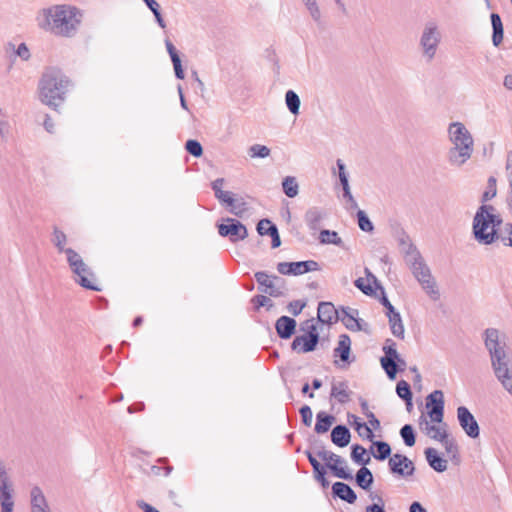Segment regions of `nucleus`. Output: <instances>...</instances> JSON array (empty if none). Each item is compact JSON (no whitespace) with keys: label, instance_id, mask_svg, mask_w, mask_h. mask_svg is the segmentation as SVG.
<instances>
[{"label":"nucleus","instance_id":"obj_6","mask_svg":"<svg viewBox=\"0 0 512 512\" xmlns=\"http://www.w3.org/2000/svg\"><path fill=\"white\" fill-rule=\"evenodd\" d=\"M406 262L409 264L414 277L421 284L422 288L433 300H438L440 297L439 290L437 289L436 282L431 271L424 262L420 252L415 253L414 256L406 258Z\"/></svg>","mask_w":512,"mask_h":512},{"label":"nucleus","instance_id":"obj_62","mask_svg":"<svg viewBox=\"0 0 512 512\" xmlns=\"http://www.w3.org/2000/svg\"><path fill=\"white\" fill-rule=\"evenodd\" d=\"M308 11L310 12L311 17L314 21H316L318 24L321 23V13L320 9L316 3V0H311L309 2L304 3Z\"/></svg>","mask_w":512,"mask_h":512},{"label":"nucleus","instance_id":"obj_40","mask_svg":"<svg viewBox=\"0 0 512 512\" xmlns=\"http://www.w3.org/2000/svg\"><path fill=\"white\" fill-rule=\"evenodd\" d=\"M387 318L391 333L399 339H404L405 328L400 313L397 311L392 315H388Z\"/></svg>","mask_w":512,"mask_h":512},{"label":"nucleus","instance_id":"obj_33","mask_svg":"<svg viewBox=\"0 0 512 512\" xmlns=\"http://www.w3.org/2000/svg\"><path fill=\"white\" fill-rule=\"evenodd\" d=\"M419 423L425 433L433 440L441 442L448 436L446 430H441L439 427L429 424L424 415L420 416Z\"/></svg>","mask_w":512,"mask_h":512},{"label":"nucleus","instance_id":"obj_57","mask_svg":"<svg viewBox=\"0 0 512 512\" xmlns=\"http://www.w3.org/2000/svg\"><path fill=\"white\" fill-rule=\"evenodd\" d=\"M497 189H496V179L491 176L488 179V186L486 191L482 194L481 202L485 204L487 201L491 200L496 196Z\"/></svg>","mask_w":512,"mask_h":512},{"label":"nucleus","instance_id":"obj_29","mask_svg":"<svg viewBox=\"0 0 512 512\" xmlns=\"http://www.w3.org/2000/svg\"><path fill=\"white\" fill-rule=\"evenodd\" d=\"M372 445L370 447V453L373 457L378 461H384L392 456V449L388 442L383 440H372Z\"/></svg>","mask_w":512,"mask_h":512},{"label":"nucleus","instance_id":"obj_26","mask_svg":"<svg viewBox=\"0 0 512 512\" xmlns=\"http://www.w3.org/2000/svg\"><path fill=\"white\" fill-rule=\"evenodd\" d=\"M424 455L428 465L436 472L442 473L447 470V460H445L435 448H426Z\"/></svg>","mask_w":512,"mask_h":512},{"label":"nucleus","instance_id":"obj_44","mask_svg":"<svg viewBox=\"0 0 512 512\" xmlns=\"http://www.w3.org/2000/svg\"><path fill=\"white\" fill-rule=\"evenodd\" d=\"M285 102H286V106H287L288 110L293 115H298L299 114V109H300L301 101H300V98H299L298 94L295 91L288 90L286 92V94H285Z\"/></svg>","mask_w":512,"mask_h":512},{"label":"nucleus","instance_id":"obj_9","mask_svg":"<svg viewBox=\"0 0 512 512\" xmlns=\"http://www.w3.org/2000/svg\"><path fill=\"white\" fill-rule=\"evenodd\" d=\"M218 233L222 237H228L232 243L244 240L248 237L246 226L235 218L223 219V223L217 224Z\"/></svg>","mask_w":512,"mask_h":512},{"label":"nucleus","instance_id":"obj_28","mask_svg":"<svg viewBox=\"0 0 512 512\" xmlns=\"http://www.w3.org/2000/svg\"><path fill=\"white\" fill-rule=\"evenodd\" d=\"M330 437L334 445L344 448L348 446L351 441V432L346 425L339 424L333 427Z\"/></svg>","mask_w":512,"mask_h":512},{"label":"nucleus","instance_id":"obj_39","mask_svg":"<svg viewBox=\"0 0 512 512\" xmlns=\"http://www.w3.org/2000/svg\"><path fill=\"white\" fill-rule=\"evenodd\" d=\"M351 459L354 463L366 467L371 461L367 450L360 444H353L351 446Z\"/></svg>","mask_w":512,"mask_h":512},{"label":"nucleus","instance_id":"obj_24","mask_svg":"<svg viewBox=\"0 0 512 512\" xmlns=\"http://www.w3.org/2000/svg\"><path fill=\"white\" fill-rule=\"evenodd\" d=\"M332 496L349 504H354L357 501L356 492L348 484L340 481L333 483Z\"/></svg>","mask_w":512,"mask_h":512},{"label":"nucleus","instance_id":"obj_13","mask_svg":"<svg viewBox=\"0 0 512 512\" xmlns=\"http://www.w3.org/2000/svg\"><path fill=\"white\" fill-rule=\"evenodd\" d=\"M390 473L395 476L408 478L415 473V465L406 455L395 453L388 460Z\"/></svg>","mask_w":512,"mask_h":512},{"label":"nucleus","instance_id":"obj_47","mask_svg":"<svg viewBox=\"0 0 512 512\" xmlns=\"http://www.w3.org/2000/svg\"><path fill=\"white\" fill-rule=\"evenodd\" d=\"M400 436L406 446L412 447L416 443V433L411 424H405L400 429Z\"/></svg>","mask_w":512,"mask_h":512},{"label":"nucleus","instance_id":"obj_52","mask_svg":"<svg viewBox=\"0 0 512 512\" xmlns=\"http://www.w3.org/2000/svg\"><path fill=\"white\" fill-rule=\"evenodd\" d=\"M169 56L173 64L175 77L179 80H183L185 78V71L182 65L179 52L177 51L174 54H170Z\"/></svg>","mask_w":512,"mask_h":512},{"label":"nucleus","instance_id":"obj_38","mask_svg":"<svg viewBox=\"0 0 512 512\" xmlns=\"http://www.w3.org/2000/svg\"><path fill=\"white\" fill-rule=\"evenodd\" d=\"M319 242L321 244H333L342 249H347L343 240L339 237L338 233L334 230L323 229L319 234Z\"/></svg>","mask_w":512,"mask_h":512},{"label":"nucleus","instance_id":"obj_21","mask_svg":"<svg viewBox=\"0 0 512 512\" xmlns=\"http://www.w3.org/2000/svg\"><path fill=\"white\" fill-rule=\"evenodd\" d=\"M256 230L261 236L268 235L271 237V247L273 249L281 246V238L278 228L270 219H261L256 225Z\"/></svg>","mask_w":512,"mask_h":512},{"label":"nucleus","instance_id":"obj_32","mask_svg":"<svg viewBox=\"0 0 512 512\" xmlns=\"http://www.w3.org/2000/svg\"><path fill=\"white\" fill-rule=\"evenodd\" d=\"M336 418L334 415L329 414L325 411H320L316 414V423L314 431L317 434H324L328 432L335 422Z\"/></svg>","mask_w":512,"mask_h":512},{"label":"nucleus","instance_id":"obj_59","mask_svg":"<svg viewBox=\"0 0 512 512\" xmlns=\"http://www.w3.org/2000/svg\"><path fill=\"white\" fill-rule=\"evenodd\" d=\"M354 285L365 295L376 296V289H374L370 284H366L363 278H357L354 281Z\"/></svg>","mask_w":512,"mask_h":512},{"label":"nucleus","instance_id":"obj_4","mask_svg":"<svg viewBox=\"0 0 512 512\" xmlns=\"http://www.w3.org/2000/svg\"><path fill=\"white\" fill-rule=\"evenodd\" d=\"M494 212V206L482 204L475 213L472 232L479 244L491 245L501 237L500 226L503 220L500 214Z\"/></svg>","mask_w":512,"mask_h":512},{"label":"nucleus","instance_id":"obj_42","mask_svg":"<svg viewBox=\"0 0 512 512\" xmlns=\"http://www.w3.org/2000/svg\"><path fill=\"white\" fill-rule=\"evenodd\" d=\"M441 443L443 444L450 460L456 464L459 463L460 462L459 447H458V444L456 443L455 439L449 438V435H448L447 438H445V440L441 441Z\"/></svg>","mask_w":512,"mask_h":512},{"label":"nucleus","instance_id":"obj_7","mask_svg":"<svg viewBox=\"0 0 512 512\" xmlns=\"http://www.w3.org/2000/svg\"><path fill=\"white\" fill-rule=\"evenodd\" d=\"M304 334L296 336L291 343V350L298 354L310 353L316 350L321 337L315 324V319H307L300 325Z\"/></svg>","mask_w":512,"mask_h":512},{"label":"nucleus","instance_id":"obj_20","mask_svg":"<svg viewBox=\"0 0 512 512\" xmlns=\"http://www.w3.org/2000/svg\"><path fill=\"white\" fill-rule=\"evenodd\" d=\"M254 277L258 283L259 291L268 294L271 297L284 296V291H279L278 287L275 286V282L265 271H258L254 274Z\"/></svg>","mask_w":512,"mask_h":512},{"label":"nucleus","instance_id":"obj_60","mask_svg":"<svg viewBox=\"0 0 512 512\" xmlns=\"http://www.w3.org/2000/svg\"><path fill=\"white\" fill-rule=\"evenodd\" d=\"M500 233L501 237L498 240H501L504 246L512 247V223H506Z\"/></svg>","mask_w":512,"mask_h":512},{"label":"nucleus","instance_id":"obj_54","mask_svg":"<svg viewBox=\"0 0 512 512\" xmlns=\"http://www.w3.org/2000/svg\"><path fill=\"white\" fill-rule=\"evenodd\" d=\"M251 302L254 304V309L256 311H258L261 307H266L267 310H270L274 306L272 300L265 295H255L251 299Z\"/></svg>","mask_w":512,"mask_h":512},{"label":"nucleus","instance_id":"obj_46","mask_svg":"<svg viewBox=\"0 0 512 512\" xmlns=\"http://www.w3.org/2000/svg\"><path fill=\"white\" fill-rule=\"evenodd\" d=\"M34 512H51L41 489L37 486H34Z\"/></svg>","mask_w":512,"mask_h":512},{"label":"nucleus","instance_id":"obj_36","mask_svg":"<svg viewBox=\"0 0 512 512\" xmlns=\"http://www.w3.org/2000/svg\"><path fill=\"white\" fill-rule=\"evenodd\" d=\"M355 482L361 489L369 491L374 482V477L370 469L367 467H361L356 472Z\"/></svg>","mask_w":512,"mask_h":512},{"label":"nucleus","instance_id":"obj_34","mask_svg":"<svg viewBox=\"0 0 512 512\" xmlns=\"http://www.w3.org/2000/svg\"><path fill=\"white\" fill-rule=\"evenodd\" d=\"M490 20L492 25V43L495 47H498L504 38L503 23L498 13H491Z\"/></svg>","mask_w":512,"mask_h":512},{"label":"nucleus","instance_id":"obj_22","mask_svg":"<svg viewBox=\"0 0 512 512\" xmlns=\"http://www.w3.org/2000/svg\"><path fill=\"white\" fill-rule=\"evenodd\" d=\"M297 322L294 318L283 315L275 322V330L279 338L290 339L296 332Z\"/></svg>","mask_w":512,"mask_h":512},{"label":"nucleus","instance_id":"obj_51","mask_svg":"<svg viewBox=\"0 0 512 512\" xmlns=\"http://www.w3.org/2000/svg\"><path fill=\"white\" fill-rule=\"evenodd\" d=\"M396 393L402 400H410L413 398V393L410 384L405 380H400L396 384Z\"/></svg>","mask_w":512,"mask_h":512},{"label":"nucleus","instance_id":"obj_14","mask_svg":"<svg viewBox=\"0 0 512 512\" xmlns=\"http://www.w3.org/2000/svg\"><path fill=\"white\" fill-rule=\"evenodd\" d=\"M3 51L5 59L9 62L8 71L13 68L17 59L27 61L31 56L30 49L24 42L9 41L4 44Z\"/></svg>","mask_w":512,"mask_h":512},{"label":"nucleus","instance_id":"obj_58","mask_svg":"<svg viewBox=\"0 0 512 512\" xmlns=\"http://www.w3.org/2000/svg\"><path fill=\"white\" fill-rule=\"evenodd\" d=\"M306 305H307L306 300H293L288 303L287 310L293 316H298L302 312V310L306 307Z\"/></svg>","mask_w":512,"mask_h":512},{"label":"nucleus","instance_id":"obj_25","mask_svg":"<svg viewBox=\"0 0 512 512\" xmlns=\"http://www.w3.org/2000/svg\"><path fill=\"white\" fill-rule=\"evenodd\" d=\"M351 353V339L347 334H341L339 336V341L337 347L334 349V357H339L340 361H342L345 365H349L354 361L350 359Z\"/></svg>","mask_w":512,"mask_h":512},{"label":"nucleus","instance_id":"obj_8","mask_svg":"<svg viewBox=\"0 0 512 512\" xmlns=\"http://www.w3.org/2000/svg\"><path fill=\"white\" fill-rule=\"evenodd\" d=\"M316 455L325 462L326 467L334 477L347 481L353 480V475L344 458L326 450L323 446L316 452Z\"/></svg>","mask_w":512,"mask_h":512},{"label":"nucleus","instance_id":"obj_15","mask_svg":"<svg viewBox=\"0 0 512 512\" xmlns=\"http://www.w3.org/2000/svg\"><path fill=\"white\" fill-rule=\"evenodd\" d=\"M444 394L441 390H434L426 397V408L432 422L441 423L444 418Z\"/></svg>","mask_w":512,"mask_h":512},{"label":"nucleus","instance_id":"obj_17","mask_svg":"<svg viewBox=\"0 0 512 512\" xmlns=\"http://www.w3.org/2000/svg\"><path fill=\"white\" fill-rule=\"evenodd\" d=\"M457 420L460 427L471 439H476L480 435L479 424L466 406H459L457 408Z\"/></svg>","mask_w":512,"mask_h":512},{"label":"nucleus","instance_id":"obj_3","mask_svg":"<svg viewBox=\"0 0 512 512\" xmlns=\"http://www.w3.org/2000/svg\"><path fill=\"white\" fill-rule=\"evenodd\" d=\"M72 86V81L62 70L49 67L39 81L40 100L53 110L59 111V107L65 102L67 93Z\"/></svg>","mask_w":512,"mask_h":512},{"label":"nucleus","instance_id":"obj_43","mask_svg":"<svg viewBox=\"0 0 512 512\" xmlns=\"http://www.w3.org/2000/svg\"><path fill=\"white\" fill-rule=\"evenodd\" d=\"M282 189L287 197H296L299 192V186L296 181V178L293 176H286L282 181Z\"/></svg>","mask_w":512,"mask_h":512},{"label":"nucleus","instance_id":"obj_45","mask_svg":"<svg viewBox=\"0 0 512 512\" xmlns=\"http://www.w3.org/2000/svg\"><path fill=\"white\" fill-rule=\"evenodd\" d=\"M312 468H313V477H314V479L318 483H320V485L323 488H327L330 485V482L326 478V475H327V470L326 469H328L326 467V464L322 465L320 462L317 463V464L315 463V464H313Z\"/></svg>","mask_w":512,"mask_h":512},{"label":"nucleus","instance_id":"obj_63","mask_svg":"<svg viewBox=\"0 0 512 512\" xmlns=\"http://www.w3.org/2000/svg\"><path fill=\"white\" fill-rule=\"evenodd\" d=\"M167 461L168 460L166 458H160L158 460V462H160V463H167ZM172 470H173V467L171 465H168V464H166L164 467L157 466V465H153L151 467V472L154 475H160L162 473V471H164V475L168 476L171 473Z\"/></svg>","mask_w":512,"mask_h":512},{"label":"nucleus","instance_id":"obj_23","mask_svg":"<svg viewBox=\"0 0 512 512\" xmlns=\"http://www.w3.org/2000/svg\"><path fill=\"white\" fill-rule=\"evenodd\" d=\"M339 319L338 311L333 303L323 301L318 304L317 320L320 323L331 325Z\"/></svg>","mask_w":512,"mask_h":512},{"label":"nucleus","instance_id":"obj_50","mask_svg":"<svg viewBox=\"0 0 512 512\" xmlns=\"http://www.w3.org/2000/svg\"><path fill=\"white\" fill-rule=\"evenodd\" d=\"M356 216H357L358 226L362 231L369 232V233L373 232L374 225L371 222V220L369 219V217L365 211L359 209L357 211Z\"/></svg>","mask_w":512,"mask_h":512},{"label":"nucleus","instance_id":"obj_41","mask_svg":"<svg viewBox=\"0 0 512 512\" xmlns=\"http://www.w3.org/2000/svg\"><path fill=\"white\" fill-rule=\"evenodd\" d=\"M224 183V178H217L211 183V188L214 191V195L219 200V202L223 204H230L232 202V193L222 190V186L224 185Z\"/></svg>","mask_w":512,"mask_h":512},{"label":"nucleus","instance_id":"obj_53","mask_svg":"<svg viewBox=\"0 0 512 512\" xmlns=\"http://www.w3.org/2000/svg\"><path fill=\"white\" fill-rule=\"evenodd\" d=\"M185 149L193 157L199 158L203 155V147L198 140H187L185 143Z\"/></svg>","mask_w":512,"mask_h":512},{"label":"nucleus","instance_id":"obj_1","mask_svg":"<svg viewBox=\"0 0 512 512\" xmlns=\"http://www.w3.org/2000/svg\"><path fill=\"white\" fill-rule=\"evenodd\" d=\"M82 11L72 5H54L39 12L38 25L56 36L72 38L82 22Z\"/></svg>","mask_w":512,"mask_h":512},{"label":"nucleus","instance_id":"obj_35","mask_svg":"<svg viewBox=\"0 0 512 512\" xmlns=\"http://www.w3.org/2000/svg\"><path fill=\"white\" fill-rule=\"evenodd\" d=\"M323 218L324 214L318 207L309 208L304 215L305 222L312 231H316L319 228Z\"/></svg>","mask_w":512,"mask_h":512},{"label":"nucleus","instance_id":"obj_5","mask_svg":"<svg viewBox=\"0 0 512 512\" xmlns=\"http://www.w3.org/2000/svg\"><path fill=\"white\" fill-rule=\"evenodd\" d=\"M450 141L454 144L448 152L452 165L462 166L473 153L474 141L471 133L461 122H452L448 128Z\"/></svg>","mask_w":512,"mask_h":512},{"label":"nucleus","instance_id":"obj_18","mask_svg":"<svg viewBox=\"0 0 512 512\" xmlns=\"http://www.w3.org/2000/svg\"><path fill=\"white\" fill-rule=\"evenodd\" d=\"M390 227L393 237L397 240L406 258L414 256L415 253L419 252L400 223L392 222Z\"/></svg>","mask_w":512,"mask_h":512},{"label":"nucleus","instance_id":"obj_16","mask_svg":"<svg viewBox=\"0 0 512 512\" xmlns=\"http://www.w3.org/2000/svg\"><path fill=\"white\" fill-rule=\"evenodd\" d=\"M440 42V34L436 25H427L422 33L420 44L423 48L424 56L431 61L436 53L437 46Z\"/></svg>","mask_w":512,"mask_h":512},{"label":"nucleus","instance_id":"obj_48","mask_svg":"<svg viewBox=\"0 0 512 512\" xmlns=\"http://www.w3.org/2000/svg\"><path fill=\"white\" fill-rule=\"evenodd\" d=\"M63 253L67 256V262L69 264V267L71 268V271H76L80 267H82L84 261L82 257L72 248H67L63 251Z\"/></svg>","mask_w":512,"mask_h":512},{"label":"nucleus","instance_id":"obj_61","mask_svg":"<svg viewBox=\"0 0 512 512\" xmlns=\"http://www.w3.org/2000/svg\"><path fill=\"white\" fill-rule=\"evenodd\" d=\"M299 414L301 416V421H302L303 425L306 427H310L312 424V418H313V413H312V409L310 408V406L303 405L299 409Z\"/></svg>","mask_w":512,"mask_h":512},{"label":"nucleus","instance_id":"obj_27","mask_svg":"<svg viewBox=\"0 0 512 512\" xmlns=\"http://www.w3.org/2000/svg\"><path fill=\"white\" fill-rule=\"evenodd\" d=\"M341 312L345 315V317L353 319V323L344 322V325L347 329L351 331H368V324L364 320L356 318V316L359 314L357 309L342 306Z\"/></svg>","mask_w":512,"mask_h":512},{"label":"nucleus","instance_id":"obj_64","mask_svg":"<svg viewBox=\"0 0 512 512\" xmlns=\"http://www.w3.org/2000/svg\"><path fill=\"white\" fill-rule=\"evenodd\" d=\"M366 512H386L385 510V503H382V504H378V503H373V504H370L366 507Z\"/></svg>","mask_w":512,"mask_h":512},{"label":"nucleus","instance_id":"obj_31","mask_svg":"<svg viewBox=\"0 0 512 512\" xmlns=\"http://www.w3.org/2000/svg\"><path fill=\"white\" fill-rule=\"evenodd\" d=\"M348 419L361 438L367 439L369 441H372L374 439L375 435L373 433L372 428L368 426L365 422L361 421L359 417H357L354 414L348 413Z\"/></svg>","mask_w":512,"mask_h":512},{"label":"nucleus","instance_id":"obj_10","mask_svg":"<svg viewBox=\"0 0 512 512\" xmlns=\"http://www.w3.org/2000/svg\"><path fill=\"white\" fill-rule=\"evenodd\" d=\"M13 484L4 464L0 463V507L1 512H13Z\"/></svg>","mask_w":512,"mask_h":512},{"label":"nucleus","instance_id":"obj_49","mask_svg":"<svg viewBox=\"0 0 512 512\" xmlns=\"http://www.w3.org/2000/svg\"><path fill=\"white\" fill-rule=\"evenodd\" d=\"M230 209L229 212L239 218L243 217V215L247 211V203L241 198L240 200L235 199L232 196V202L230 204H226Z\"/></svg>","mask_w":512,"mask_h":512},{"label":"nucleus","instance_id":"obj_12","mask_svg":"<svg viewBox=\"0 0 512 512\" xmlns=\"http://www.w3.org/2000/svg\"><path fill=\"white\" fill-rule=\"evenodd\" d=\"M318 270H320L319 263L314 260L279 262L277 264V271L282 275L297 276Z\"/></svg>","mask_w":512,"mask_h":512},{"label":"nucleus","instance_id":"obj_30","mask_svg":"<svg viewBox=\"0 0 512 512\" xmlns=\"http://www.w3.org/2000/svg\"><path fill=\"white\" fill-rule=\"evenodd\" d=\"M365 274L367 276V279L373 280V283L375 284L376 289H379L381 291V296L379 297V302L386 309V312H385L386 316L392 315L393 313L397 312L395 307L389 301L383 286L380 284V282L378 281L376 276L368 268H365Z\"/></svg>","mask_w":512,"mask_h":512},{"label":"nucleus","instance_id":"obj_19","mask_svg":"<svg viewBox=\"0 0 512 512\" xmlns=\"http://www.w3.org/2000/svg\"><path fill=\"white\" fill-rule=\"evenodd\" d=\"M72 272L77 276L75 278V282L82 288L97 292L101 291V288L94 283V272L85 262L83 263L82 267Z\"/></svg>","mask_w":512,"mask_h":512},{"label":"nucleus","instance_id":"obj_55","mask_svg":"<svg viewBox=\"0 0 512 512\" xmlns=\"http://www.w3.org/2000/svg\"><path fill=\"white\" fill-rule=\"evenodd\" d=\"M67 241L66 235L63 231L59 230L57 227L54 228L53 239L52 242L58 249V252L62 253L67 248L64 247Z\"/></svg>","mask_w":512,"mask_h":512},{"label":"nucleus","instance_id":"obj_2","mask_svg":"<svg viewBox=\"0 0 512 512\" xmlns=\"http://www.w3.org/2000/svg\"><path fill=\"white\" fill-rule=\"evenodd\" d=\"M484 344L496 378L512 395V360L505 350L506 344L499 340V331L496 328H487L484 331Z\"/></svg>","mask_w":512,"mask_h":512},{"label":"nucleus","instance_id":"obj_56","mask_svg":"<svg viewBox=\"0 0 512 512\" xmlns=\"http://www.w3.org/2000/svg\"><path fill=\"white\" fill-rule=\"evenodd\" d=\"M249 155L252 158H266L270 155V149L261 144H254L249 148Z\"/></svg>","mask_w":512,"mask_h":512},{"label":"nucleus","instance_id":"obj_11","mask_svg":"<svg viewBox=\"0 0 512 512\" xmlns=\"http://www.w3.org/2000/svg\"><path fill=\"white\" fill-rule=\"evenodd\" d=\"M396 343L392 339H386L383 346L384 356L380 358V364L387 377L390 380H395L398 374V368H395V359H398L399 353L397 352Z\"/></svg>","mask_w":512,"mask_h":512},{"label":"nucleus","instance_id":"obj_37","mask_svg":"<svg viewBox=\"0 0 512 512\" xmlns=\"http://www.w3.org/2000/svg\"><path fill=\"white\" fill-rule=\"evenodd\" d=\"M351 391L348 390L346 381H340L338 384H333L330 396L334 397L340 404H345L350 399Z\"/></svg>","mask_w":512,"mask_h":512}]
</instances>
